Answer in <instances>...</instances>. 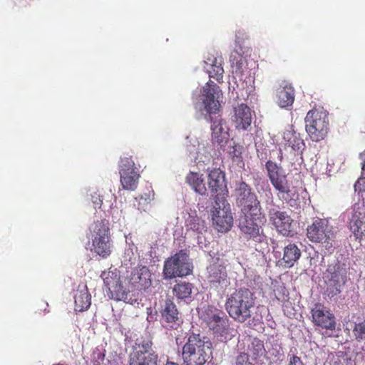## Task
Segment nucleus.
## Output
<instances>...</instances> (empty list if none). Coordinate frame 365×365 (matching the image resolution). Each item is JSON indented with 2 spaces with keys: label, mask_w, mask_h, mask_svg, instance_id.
Listing matches in <instances>:
<instances>
[{
  "label": "nucleus",
  "mask_w": 365,
  "mask_h": 365,
  "mask_svg": "<svg viewBox=\"0 0 365 365\" xmlns=\"http://www.w3.org/2000/svg\"><path fill=\"white\" fill-rule=\"evenodd\" d=\"M207 184L212 195H215V200L217 197H222L225 192H227V183L225 173L220 168H214L208 174Z\"/></svg>",
  "instance_id": "20"
},
{
  "label": "nucleus",
  "mask_w": 365,
  "mask_h": 365,
  "mask_svg": "<svg viewBox=\"0 0 365 365\" xmlns=\"http://www.w3.org/2000/svg\"><path fill=\"white\" fill-rule=\"evenodd\" d=\"M255 217H244L240 224V230L248 240H252L255 243H267V236L261 226L264 222V217L257 220Z\"/></svg>",
  "instance_id": "14"
},
{
  "label": "nucleus",
  "mask_w": 365,
  "mask_h": 365,
  "mask_svg": "<svg viewBox=\"0 0 365 365\" xmlns=\"http://www.w3.org/2000/svg\"><path fill=\"white\" fill-rule=\"evenodd\" d=\"M74 303L77 312H83L90 307L91 296L86 284L78 285L74 296Z\"/></svg>",
  "instance_id": "23"
},
{
  "label": "nucleus",
  "mask_w": 365,
  "mask_h": 365,
  "mask_svg": "<svg viewBox=\"0 0 365 365\" xmlns=\"http://www.w3.org/2000/svg\"><path fill=\"white\" fill-rule=\"evenodd\" d=\"M360 158L362 160L361 163V177L354 184L355 191L359 192H365V150L360 154Z\"/></svg>",
  "instance_id": "36"
},
{
  "label": "nucleus",
  "mask_w": 365,
  "mask_h": 365,
  "mask_svg": "<svg viewBox=\"0 0 365 365\" xmlns=\"http://www.w3.org/2000/svg\"><path fill=\"white\" fill-rule=\"evenodd\" d=\"M187 225L189 226L191 230L197 232H201L205 228L204 222L196 216H190L187 220Z\"/></svg>",
  "instance_id": "41"
},
{
  "label": "nucleus",
  "mask_w": 365,
  "mask_h": 365,
  "mask_svg": "<svg viewBox=\"0 0 365 365\" xmlns=\"http://www.w3.org/2000/svg\"><path fill=\"white\" fill-rule=\"evenodd\" d=\"M192 266L189 262V254L186 250H181L168 258L163 265V275L165 279L182 277L192 272Z\"/></svg>",
  "instance_id": "7"
},
{
  "label": "nucleus",
  "mask_w": 365,
  "mask_h": 365,
  "mask_svg": "<svg viewBox=\"0 0 365 365\" xmlns=\"http://www.w3.org/2000/svg\"><path fill=\"white\" fill-rule=\"evenodd\" d=\"M207 61H211L210 68L207 70L210 78H213L220 82L222 79L224 73L221 59L214 58L213 59L208 58Z\"/></svg>",
  "instance_id": "33"
},
{
  "label": "nucleus",
  "mask_w": 365,
  "mask_h": 365,
  "mask_svg": "<svg viewBox=\"0 0 365 365\" xmlns=\"http://www.w3.org/2000/svg\"><path fill=\"white\" fill-rule=\"evenodd\" d=\"M294 89L290 84L279 88L277 91V103L281 108L291 106L294 101Z\"/></svg>",
  "instance_id": "24"
},
{
  "label": "nucleus",
  "mask_w": 365,
  "mask_h": 365,
  "mask_svg": "<svg viewBox=\"0 0 365 365\" xmlns=\"http://www.w3.org/2000/svg\"><path fill=\"white\" fill-rule=\"evenodd\" d=\"M211 212L213 225L218 232H225L230 230L233 218L230 206L225 197H216Z\"/></svg>",
  "instance_id": "9"
},
{
  "label": "nucleus",
  "mask_w": 365,
  "mask_h": 365,
  "mask_svg": "<svg viewBox=\"0 0 365 365\" xmlns=\"http://www.w3.org/2000/svg\"><path fill=\"white\" fill-rule=\"evenodd\" d=\"M279 160H282V150H279Z\"/></svg>",
  "instance_id": "47"
},
{
  "label": "nucleus",
  "mask_w": 365,
  "mask_h": 365,
  "mask_svg": "<svg viewBox=\"0 0 365 365\" xmlns=\"http://www.w3.org/2000/svg\"><path fill=\"white\" fill-rule=\"evenodd\" d=\"M267 188L269 190V192L270 193V195H272L271 193V188L269 187V186L267 185Z\"/></svg>",
  "instance_id": "48"
},
{
  "label": "nucleus",
  "mask_w": 365,
  "mask_h": 365,
  "mask_svg": "<svg viewBox=\"0 0 365 365\" xmlns=\"http://www.w3.org/2000/svg\"><path fill=\"white\" fill-rule=\"evenodd\" d=\"M138 356H130V365H158V355L156 353H152L147 356H140L138 353Z\"/></svg>",
  "instance_id": "31"
},
{
  "label": "nucleus",
  "mask_w": 365,
  "mask_h": 365,
  "mask_svg": "<svg viewBox=\"0 0 365 365\" xmlns=\"http://www.w3.org/2000/svg\"><path fill=\"white\" fill-rule=\"evenodd\" d=\"M138 171L131 157L121 158L119 163V173Z\"/></svg>",
  "instance_id": "35"
},
{
  "label": "nucleus",
  "mask_w": 365,
  "mask_h": 365,
  "mask_svg": "<svg viewBox=\"0 0 365 365\" xmlns=\"http://www.w3.org/2000/svg\"><path fill=\"white\" fill-rule=\"evenodd\" d=\"M301 250L294 243L289 242L284 248L282 261L284 266L292 267L301 257Z\"/></svg>",
  "instance_id": "26"
},
{
  "label": "nucleus",
  "mask_w": 365,
  "mask_h": 365,
  "mask_svg": "<svg viewBox=\"0 0 365 365\" xmlns=\"http://www.w3.org/2000/svg\"><path fill=\"white\" fill-rule=\"evenodd\" d=\"M364 222L359 218H355L354 216L350 221V229L354 235L357 237H361L363 235Z\"/></svg>",
  "instance_id": "39"
},
{
  "label": "nucleus",
  "mask_w": 365,
  "mask_h": 365,
  "mask_svg": "<svg viewBox=\"0 0 365 365\" xmlns=\"http://www.w3.org/2000/svg\"><path fill=\"white\" fill-rule=\"evenodd\" d=\"M226 315L221 309H217L215 306L208 305L204 308L202 314V319L208 327L214 322H216L221 317Z\"/></svg>",
  "instance_id": "30"
},
{
  "label": "nucleus",
  "mask_w": 365,
  "mask_h": 365,
  "mask_svg": "<svg viewBox=\"0 0 365 365\" xmlns=\"http://www.w3.org/2000/svg\"><path fill=\"white\" fill-rule=\"evenodd\" d=\"M165 365H179L178 363L168 360Z\"/></svg>",
  "instance_id": "46"
},
{
  "label": "nucleus",
  "mask_w": 365,
  "mask_h": 365,
  "mask_svg": "<svg viewBox=\"0 0 365 365\" xmlns=\"http://www.w3.org/2000/svg\"><path fill=\"white\" fill-rule=\"evenodd\" d=\"M289 365H304L299 356L294 354H289Z\"/></svg>",
  "instance_id": "44"
},
{
  "label": "nucleus",
  "mask_w": 365,
  "mask_h": 365,
  "mask_svg": "<svg viewBox=\"0 0 365 365\" xmlns=\"http://www.w3.org/2000/svg\"><path fill=\"white\" fill-rule=\"evenodd\" d=\"M307 238L314 243L319 244L324 253H331L334 250L336 236L331 226L325 219H317L307 228Z\"/></svg>",
  "instance_id": "4"
},
{
  "label": "nucleus",
  "mask_w": 365,
  "mask_h": 365,
  "mask_svg": "<svg viewBox=\"0 0 365 365\" xmlns=\"http://www.w3.org/2000/svg\"><path fill=\"white\" fill-rule=\"evenodd\" d=\"M210 340L200 334H191L182 347V356L185 365H205L212 358Z\"/></svg>",
  "instance_id": "1"
},
{
  "label": "nucleus",
  "mask_w": 365,
  "mask_h": 365,
  "mask_svg": "<svg viewBox=\"0 0 365 365\" xmlns=\"http://www.w3.org/2000/svg\"><path fill=\"white\" fill-rule=\"evenodd\" d=\"M153 193L150 191L148 192L141 195L138 197H135V200L138 201V209L139 210L146 211L148 205L153 199Z\"/></svg>",
  "instance_id": "37"
},
{
  "label": "nucleus",
  "mask_w": 365,
  "mask_h": 365,
  "mask_svg": "<svg viewBox=\"0 0 365 365\" xmlns=\"http://www.w3.org/2000/svg\"><path fill=\"white\" fill-rule=\"evenodd\" d=\"M105 359V354L100 349L93 351L91 355V363L93 365H101Z\"/></svg>",
  "instance_id": "42"
},
{
  "label": "nucleus",
  "mask_w": 365,
  "mask_h": 365,
  "mask_svg": "<svg viewBox=\"0 0 365 365\" xmlns=\"http://www.w3.org/2000/svg\"><path fill=\"white\" fill-rule=\"evenodd\" d=\"M248 365H253V364H248Z\"/></svg>",
  "instance_id": "49"
},
{
  "label": "nucleus",
  "mask_w": 365,
  "mask_h": 365,
  "mask_svg": "<svg viewBox=\"0 0 365 365\" xmlns=\"http://www.w3.org/2000/svg\"><path fill=\"white\" fill-rule=\"evenodd\" d=\"M252 121V110L247 104L240 103L233 107L231 122L235 129L247 130L251 126Z\"/></svg>",
  "instance_id": "16"
},
{
  "label": "nucleus",
  "mask_w": 365,
  "mask_h": 365,
  "mask_svg": "<svg viewBox=\"0 0 365 365\" xmlns=\"http://www.w3.org/2000/svg\"><path fill=\"white\" fill-rule=\"evenodd\" d=\"M305 128L312 141L319 142L325 138L329 130L328 113L323 108H314L305 117Z\"/></svg>",
  "instance_id": "5"
},
{
  "label": "nucleus",
  "mask_w": 365,
  "mask_h": 365,
  "mask_svg": "<svg viewBox=\"0 0 365 365\" xmlns=\"http://www.w3.org/2000/svg\"><path fill=\"white\" fill-rule=\"evenodd\" d=\"M237 202L245 217L255 216L257 220L264 218L260 202L250 185L245 182H240L237 189Z\"/></svg>",
  "instance_id": "6"
},
{
  "label": "nucleus",
  "mask_w": 365,
  "mask_h": 365,
  "mask_svg": "<svg viewBox=\"0 0 365 365\" xmlns=\"http://www.w3.org/2000/svg\"><path fill=\"white\" fill-rule=\"evenodd\" d=\"M243 61L244 58L237 52L232 53L230 56V61L232 64V67L235 68L236 73H242L243 71Z\"/></svg>",
  "instance_id": "40"
},
{
  "label": "nucleus",
  "mask_w": 365,
  "mask_h": 365,
  "mask_svg": "<svg viewBox=\"0 0 365 365\" xmlns=\"http://www.w3.org/2000/svg\"><path fill=\"white\" fill-rule=\"evenodd\" d=\"M211 122V140L212 144L224 147L230 138L229 128L226 122L220 115L212 117L209 115L207 118Z\"/></svg>",
  "instance_id": "15"
},
{
  "label": "nucleus",
  "mask_w": 365,
  "mask_h": 365,
  "mask_svg": "<svg viewBox=\"0 0 365 365\" xmlns=\"http://www.w3.org/2000/svg\"><path fill=\"white\" fill-rule=\"evenodd\" d=\"M160 313L162 321L168 328L177 329L183 322L175 304L170 299H165Z\"/></svg>",
  "instance_id": "17"
},
{
  "label": "nucleus",
  "mask_w": 365,
  "mask_h": 365,
  "mask_svg": "<svg viewBox=\"0 0 365 365\" xmlns=\"http://www.w3.org/2000/svg\"><path fill=\"white\" fill-rule=\"evenodd\" d=\"M312 322L316 326L328 330H334L336 321L334 315L324 306L317 304L311 311Z\"/></svg>",
  "instance_id": "18"
},
{
  "label": "nucleus",
  "mask_w": 365,
  "mask_h": 365,
  "mask_svg": "<svg viewBox=\"0 0 365 365\" xmlns=\"http://www.w3.org/2000/svg\"><path fill=\"white\" fill-rule=\"evenodd\" d=\"M101 277L108 289V295L110 299L115 301H123L130 304L137 302V299L132 297L130 292L124 289L116 274L113 272H104Z\"/></svg>",
  "instance_id": "10"
},
{
  "label": "nucleus",
  "mask_w": 365,
  "mask_h": 365,
  "mask_svg": "<svg viewBox=\"0 0 365 365\" xmlns=\"http://www.w3.org/2000/svg\"><path fill=\"white\" fill-rule=\"evenodd\" d=\"M267 215L270 223L277 231L283 236H292L294 232V220L286 211H282L279 206L273 205L268 209Z\"/></svg>",
  "instance_id": "12"
},
{
  "label": "nucleus",
  "mask_w": 365,
  "mask_h": 365,
  "mask_svg": "<svg viewBox=\"0 0 365 365\" xmlns=\"http://www.w3.org/2000/svg\"><path fill=\"white\" fill-rule=\"evenodd\" d=\"M207 327L221 341H226L232 336V334L230 333L231 329L230 327L229 319L226 315L221 317L216 322H214V324H212Z\"/></svg>",
  "instance_id": "21"
},
{
  "label": "nucleus",
  "mask_w": 365,
  "mask_h": 365,
  "mask_svg": "<svg viewBox=\"0 0 365 365\" xmlns=\"http://www.w3.org/2000/svg\"><path fill=\"white\" fill-rule=\"evenodd\" d=\"M208 280L212 284H220L225 282L227 274L224 265L215 262L211 264L208 268Z\"/></svg>",
  "instance_id": "25"
},
{
  "label": "nucleus",
  "mask_w": 365,
  "mask_h": 365,
  "mask_svg": "<svg viewBox=\"0 0 365 365\" xmlns=\"http://www.w3.org/2000/svg\"><path fill=\"white\" fill-rule=\"evenodd\" d=\"M222 95L220 87L212 81H209L202 87V101L204 108L209 115L216 114L220 110V98Z\"/></svg>",
  "instance_id": "13"
},
{
  "label": "nucleus",
  "mask_w": 365,
  "mask_h": 365,
  "mask_svg": "<svg viewBox=\"0 0 365 365\" xmlns=\"http://www.w3.org/2000/svg\"><path fill=\"white\" fill-rule=\"evenodd\" d=\"M92 202L94 205V208H101L102 204H103V199L100 196V195L95 193L93 195H92Z\"/></svg>",
  "instance_id": "45"
},
{
  "label": "nucleus",
  "mask_w": 365,
  "mask_h": 365,
  "mask_svg": "<svg viewBox=\"0 0 365 365\" xmlns=\"http://www.w3.org/2000/svg\"><path fill=\"white\" fill-rule=\"evenodd\" d=\"M354 336L357 341L365 340V319L355 323L352 330Z\"/></svg>",
  "instance_id": "38"
},
{
  "label": "nucleus",
  "mask_w": 365,
  "mask_h": 365,
  "mask_svg": "<svg viewBox=\"0 0 365 365\" xmlns=\"http://www.w3.org/2000/svg\"><path fill=\"white\" fill-rule=\"evenodd\" d=\"M140 356H147L152 353H155L153 349V342L150 339H143L141 342L136 344L135 351L130 356H138L137 354Z\"/></svg>",
  "instance_id": "34"
},
{
  "label": "nucleus",
  "mask_w": 365,
  "mask_h": 365,
  "mask_svg": "<svg viewBox=\"0 0 365 365\" xmlns=\"http://www.w3.org/2000/svg\"><path fill=\"white\" fill-rule=\"evenodd\" d=\"M265 169L274 188L282 195V198L287 200L290 197L291 190L284 169L280 164L271 160L266 162Z\"/></svg>",
  "instance_id": "8"
},
{
  "label": "nucleus",
  "mask_w": 365,
  "mask_h": 365,
  "mask_svg": "<svg viewBox=\"0 0 365 365\" xmlns=\"http://www.w3.org/2000/svg\"><path fill=\"white\" fill-rule=\"evenodd\" d=\"M250 355L247 353L241 352L236 358V365L251 364L249 361Z\"/></svg>",
  "instance_id": "43"
},
{
  "label": "nucleus",
  "mask_w": 365,
  "mask_h": 365,
  "mask_svg": "<svg viewBox=\"0 0 365 365\" xmlns=\"http://www.w3.org/2000/svg\"><path fill=\"white\" fill-rule=\"evenodd\" d=\"M264 341L258 338L247 339V354L252 360H256L265 354Z\"/></svg>",
  "instance_id": "28"
},
{
  "label": "nucleus",
  "mask_w": 365,
  "mask_h": 365,
  "mask_svg": "<svg viewBox=\"0 0 365 365\" xmlns=\"http://www.w3.org/2000/svg\"><path fill=\"white\" fill-rule=\"evenodd\" d=\"M120 184L124 190L133 191L138 184L140 174L138 171L120 173Z\"/></svg>",
  "instance_id": "29"
},
{
  "label": "nucleus",
  "mask_w": 365,
  "mask_h": 365,
  "mask_svg": "<svg viewBox=\"0 0 365 365\" xmlns=\"http://www.w3.org/2000/svg\"><path fill=\"white\" fill-rule=\"evenodd\" d=\"M89 231L92 241L91 251L102 258L108 257L113 248L108 221L106 219L95 221L89 227Z\"/></svg>",
  "instance_id": "3"
},
{
  "label": "nucleus",
  "mask_w": 365,
  "mask_h": 365,
  "mask_svg": "<svg viewBox=\"0 0 365 365\" xmlns=\"http://www.w3.org/2000/svg\"><path fill=\"white\" fill-rule=\"evenodd\" d=\"M283 139L285 146L290 147L294 151L302 153L305 148V143L300 134L295 131L292 126L284 131Z\"/></svg>",
  "instance_id": "22"
},
{
  "label": "nucleus",
  "mask_w": 365,
  "mask_h": 365,
  "mask_svg": "<svg viewBox=\"0 0 365 365\" xmlns=\"http://www.w3.org/2000/svg\"><path fill=\"white\" fill-rule=\"evenodd\" d=\"M255 306L253 294L247 288H240L231 294L225 304V309L234 320L243 323L252 316Z\"/></svg>",
  "instance_id": "2"
},
{
  "label": "nucleus",
  "mask_w": 365,
  "mask_h": 365,
  "mask_svg": "<svg viewBox=\"0 0 365 365\" xmlns=\"http://www.w3.org/2000/svg\"><path fill=\"white\" fill-rule=\"evenodd\" d=\"M129 287L136 290H145L152 284L151 273L145 266L134 268L128 279Z\"/></svg>",
  "instance_id": "19"
},
{
  "label": "nucleus",
  "mask_w": 365,
  "mask_h": 365,
  "mask_svg": "<svg viewBox=\"0 0 365 365\" xmlns=\"http://www.w3.org/2000/svg\"><path fill=\"white\" fill-rule=\"evenodd\" d=\"M325 274L327 279V295L333 297L340 294L341 288L346 281L347 272L345 265L339 262L333 265H329Z\"/></svg>",
  "instance_id": "11"
},
{
  "label": "nucleus",
  "mask_w": 365,
  "mask_h": 365,
  "mask_svg": "<svg viewBox=\"0 0 365 365\" xmlns=\"http://www.w3.org/2000/svg\"><path fill=\"white\" fill-rule=\"evenodd\" d=\"M192 285L190 282H180L174 285L173 294L179 299H185L190 297Z\"/></svg>",
  "instance_id": "32"
},
{
  "label": "nucleus",
  "mask_w": 365,
  "mask_h": 365,
  "mask_svg": "<svg viewBox=\"0 0 365 365\" xmlns=\"http://www.w3.org/2000/svg\"><path fill=\"white\" fill-rule=\"evenodd\" d=\"M185 181L195 192L202 195H205L207 189L204 183L203 175L190 172L185 178Z\"/></svg>",
  "instance_id": "27"
}]
</instances>
